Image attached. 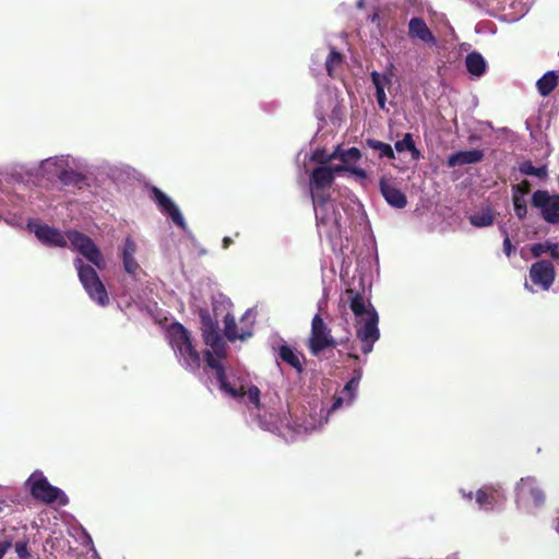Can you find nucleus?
Returning a JSON list of instances; mask_svg holds the SVG:
<instances>
[{
	"label": "nucleus",
	"mask_w": 559,
	"mask_h": 559,
	"mask_svg": "<svg viewBox=\"0 0 559 559\" xmlns=\"http://www.w3.org/2000/svg\"><path fill=\"white\" fill-rule=\"evenodd\" d=\"M37 239L47 247L66 248L69 240L74 250H78L86 260L97 269L105 267V261L100 249L93 239L78 230H67L63 235L59 229L46 224H37L33 229Z\"/></svg>",
	"instance_id": "obj_1"
},
{
	"label": "nucleus",
	"mask_w": 559,
	"mask_h": 559,
	"mask_svg": "<svg viewBox=\"0 0 559 559\" xmlns=\"http://www.w3.org/2000/svg\"><path fill=\"white\" fill-rule=\"evenodd\" d=\"M169 343L178 354L182 365L190 371L201 367V357L192 344L190 332L179 322H174L167 330Z\"/></svg>",
	"instance_id": "obj_2"
},
{
	"label": "nucleus",
	"mask_w": 559,
	"mask_h": 559,
	"mask_svg": "<svg viewBox=\"0 0 559 559\" xmlns=\"http://www.w3.org/2000/svg\"><path fill=\"white\" fill-rule=\"evenodd\" d=\"M31 496L46 504L58 502L60 506H67L69 498L58 487L52 486L47 477L40 471H35L25 481Z\"/></svg>",
	"instance_id": "obj_3"
},
{
	"label": "nucleus",
	"mask_w": 559,
	"mask_h": 559,
	"mask_svg": "<svg viewBox=\"0 0 559 559\" xmlns=\"http://www.w3.org/2000/svg\"><path fill=\"white\" fill-rule=\"evenodd\" d=\"M74 266L78 270L79 280L90 298L99 306H107L109 304V296L96 270L85 264L80 258L74 260Z\"/></svg>",
	"instance_id": "obj_4"
},
{
	"label": "nucleus",
	"mask_w": 559,
	"mask_h": 559,
	"mask_svg": "<svg viewBox=\"0 0 559 559\" xmlns=\"http://www.w3.org/2000/svg\"><path fill=\"white\" fill-rule=\"evenodd\" d=\"M349 337L336 341L331 335V330L323 321L320 313L314 314L311 321L310 337L308 340V349L313 356H318L324 349L330 347H336L338 344L347 345Z\"/></svg>",
	"instance_id": "obj_5"
},
{
	"label": "nucleus",
	"mask_w": 559,
	"mask_h": 559,
	"mask_svg": "<svg viewBox=\"0 0 559 559\" xmlns=\"http://www.w3.org/2000/svg\"><path fill=\"white\" fill-rule=\"evenodd\" d=\"M199 317L204 343L213 349L216 356L224 357L226 344L221 334L218 321L212 318L207 309H200Z\"/></svg>",
	"instance_id": "obj_6"
},
{
	"label": "nucleus",
	"mask_w": 559,
	"mask_h": 559,
	"mask_svg": "<svg viewBox=\"0 0 559 559\" xmlns=\"http://www.w3.org/2000/svg\"><path fill=\"white\" fill-rule=\"evenodd\" d=\"M379 316L374 308L368 312V317L357 320L356 336L361 342V352L367 355L372 352L374 343L380 337L378 328Z\"/></svg>",
	"instance_id": "obj_7"
},
{
	"label": "nucleus",
	"mask_w": 559,
	"mask_h": 559,
	"mask_svg": "<svg viewBox=\"0 0 559 559\" xmlns=\"http://www.w3.org/2000/svg\"><path fill=\"white\" fill-rule=\"evenodd\" d=\"M532 205L542 211L547 223L559 224V194L550 195L546 190H537L533 193Z\"/></svg>",
	"instance_id": "obj_8"
},
{
	"label": "nucleus",
	"mask_w": 559,
	"mask_h": 559,
	"mask_svg": "<svg viewBox=\"0 0 559 559\" xmlns=\"http://www.w3.org/2000/svg\"><path fill=\"white\" fill-rule=\"evenodd\" d=\"M151 199L156 203L162 213L168 215L173 223L181 229L187 228V223L173 200L157 187L151 188Z\"/></svg>",
	"instance_id": "obj_9"
},
{
	"label": "nucleus",
	"mask_w": 559,
	"mask_h": 559,
	"mask_svg": "<svg viewBox=\"0 0 559 559\" xmlns=\"http://www.w3.org/2000/svg\"><path fill=\"white\" fill-rule=\"evenodd\" d=\"M530 277L535 285L548 290L556 278L554 264L548 260H539L533 263L530 269Z\"/></svg>",
	"instance_id": "obj_10"
},
{
	"label": "nucleus",
	"mask_w": 559,
	"mask_h": 559,
	"mask_svg": "<svg viewBox=\"0 0 559 559\" xmlns=\"http://www.w3.org/2000/svg\"><path fill=\"white\" fill-rule=\"evenodd\" d=\"M215 353L210 349L204 352V358L206 361L207 367L213 369L215 371V378L219 384V389L224 391L225 393L229 394L231 397H237L239 395H242L243 392L240 390H236L235 386H233L228 381L226 377V371L222 362L217 358L214 357Z\"/></svg>",
	"instance_id": "obj_11"
},
{
	"label": "nucleus",
	"mask_w": 559,
	"mask_h": 559,
	"mask_svg": "<svg viewBox=\"0 0 559 559\" xmlns=\"http://www.w3.org/2000/svg\"><path fill=\"white\" fill-rule=\"evenodd\" d=\"M379 187L382 197L391 206L396 209H404L406 206V195L391 180L382 177Z\"/></svg>",
	"instance_id": "obj_12"
},
{
	"label": "nucleus",
	"mask_w": 559,
	"mask_h": 559,
	"mask_svg": "<svg viewBox=\"0 0 559 559\" xmlns=\"http://www.w3.org/2000/svg\"><path fill=\"white\" fill-rule=\"evenodd\" d=\"M408 36L412 39H419L428 45H436L437 39L430 31L425 20L421 17H412L408 22Z\"/></svg>",
	"instance_id": "obj_13"
},
{
	"label": "nucleus",
	"mask_w": 559,
	"mask_h": 559,
	"mask_svg": "<svg viewBox=\"0 0 559 559\" xmlns=\"http://www.w3.org/2000/svg\"><path fill=\"white\" fill-rule=\"evenodd\" d=\"M333 169L326 166L316 167L310 175V190H324L334 182Z\"/></svg>",
	"instance_id": "obj_14"
},
{
	"label": "nucleus",
	"mask_w": 559,
	"mask_h": 559,
	"mask_svg": "<svg viewBox=\"0 0 559 559\" xmlns=\"http://www.w3.org/2000/svg\"><path fill=\"white\" fill-rule=\"evenodd\" d=\"M483 158L484 152L481 150L459 151L449 156L447 165L455 167L457 165L476 164L481 162Z\"/></svg>",
	"instance_id": "obj_15"
},
{
	"label": "nucleus",
	"mask_w": 559,
	"mask_h": 559,
	"mask_svg": "<svg viewBox=\"0 0 559 559\" xmlns=\"http://www.w3.org/2000/svg\"><path fill=\"white\" fill-rule=\"evenodd\" d=\"M346 295L348 296L349 299V308L355 314L356 319L358 320L368 317V312L370 311L371 308H373L372 305L370 302L366 305L362 295L354 290L353 288L346 289Z\"/></svg>",
	"instance_id": "obj_16"
},
{
	"label": "nucleus",
	"mask_w": 559,
	"mask_h": 559,
	"mask_svg": "<svg viewBox=\"0 0 559 559\" xmlns=\"http://www.w3.org/2000/svg\"><path fill=\"white\" fill-rule=\"evenodd\" d=\"M278 357L294 368L298 373L304 372L305 356L301 353H296L290 346L284 344L278 347Z\"/></svg>",
	"instance_id": "obj_17"
},
{
	"label": "nucleus",
	"mask_w": 559,
	"mask_h": 559,
	"mask_svg": "<svg viewBox=\"0 0 559 559\" xmlns=\"http://www.w3.org/2000/svg\"><path fill=\"white\" fill-rule=\"evenodd\" d=\"M136 251L135 242L128 237L124 241L123 250H122V262L123 267L127 273L131 275H135L136 271L140 269L138 262L135 261L133 254Z\"/></svg>",
	"instance_id": "obj_18"
},
{
	"label": "nucleus",
	"mask_w": 559,
	"mask_h": 559,
	"mask_svg": "<svg viewBox=\"0 0 559 559\" xmlns=\"http://www.w3.org/2000/svg\"><path fill=\"white\" fill-rule=\"evenodd\" d=\"M465 66L468 73L477 78L484 75L487 68L484 57L477 51H472L466 56Z\"/></svg>",
	"instance_id": "obj_19"
},
{
	"label": "nucleus",
	"mask_w": 559,
	"mask_h": 559,
	"mask_svg": "<svg viewBox=\"0 0 559 559\" xmlns=\"http://www.w3.org/2000/svg\"><path fill=\"white\" fill-rule=\"evenodd\" d=\"M371 81L376 87V98L379 107L385 109L386 95L384 86L391 83V79L386 75H380L377 71L371 72Z\"/></svg>",
	"instance_id": "obj_20"
},
{
	"label": "nucleus",
	"mask_w": 559,
	"mask_h": 559,
	"mask_svg": "<svg viewBox=\"0 0 559 559\" xmlns=\"http://www.w3.org/2000/svg\"><path fill=\"white\" fill-rule=\"evenodd\" d=\"M371 81L376 87V98L379 107L385 109L386 95L384 86L391 83V79L386 75H380L377 71L371 72Z\"/></svg>",
	"instance_id": "obj_21"
},
{
	"label": "nucleus",
	"mask_w": 559,
	"mask_h": 559,
	"mask_svg": "<svg viewBox=\"0 0 559 559\" xmlns=\"http://www.w3.org/2000/svg\"><path fill=\"white\" fill-rule=\"evenodd\" d=\"M498 497V490L493 487H484L477 490L476 492V502L480 508L491 509L496 502Z\"/></svg>",
	"instance_id": "obj_22"
},
{
	"label": "nucleus",
	"mask_w": 559,
	"mask_h": 559,
	"mask_svg": "<svg viewBox=\"0 0 559 559\" xmlns=\"http://www.w3.org/2000/svg\"><path fill=\"white\" fill-rule=\"evenodd\" d=\"M558 84V75L555 71L545 73L536 83L537 90L542 96H548Z\"/></svg>",
	"instance_id": "obj_23"
},
{
	"label": "nucleus",
	"mask_w": 559,
	"mask_h": 559,
	"mask_svg": "<svg viewBox=\"0 0 559 559\" xmlns=\"http://www.w3.org/2000/svg\"><path fill=\"white\" fill-rule=\"evenodd\" d=\"M531 252L534 258L548 252L554 260L559 261V246L556 242L545 241L532 245Z\"/></svg>",
	"instance_id": "obj_24"
},
{
	"label": "nucleus",
	"mask_w": 559,
	"mask_h": 559,
	"mask_svg": "<svg viewBox=\"0 0 559 559\" xmlns=\"http://www.w3.org/2000/svg\"><path fill=\"white\" fill-rule=\"evenodd\" d=\"M394 146L397 152L408 151L414 159H419L421 156L420 151L416 147L413 135L411 133H405L404 138L400 141H396Z\"/></svg>",
	"instance_id": "obj_25"
},
{
	"label": "nucleus",
	"mask_w": 559,
	"mask_h": 559,
	"mask_svg": "<svg viewBox=\"0 0 559 559\" xmlns=\"http://www.w3.org/2000/svg\"><path fill=\"white\" fill-rule=\"evenodd\" d=\"M366 145L378 152L379 153V157H386L389 159H394L395 158V154H394V151L392 148V146L388 143H384V142H381L379 140H374V139H367L366 140Z\"/></svg>",
	"instance_id": "obj_26"
},
{
	"label": "nucleus",
	"mask_w": 559,
	"mask_h": 559,
	"mask_svg": "<svg viewBox=\"0 0 559 559\" xmlns=\"http://www.w3.org/2000/svg\"><path fill=\"white\" fill-rule=\"evenodd\" d=\"M343 63V55L338 52L335 48H331L330 53L325 60V69L329 76L333 78L334 72L338 69Z\"/></svg>",
	"instance_id": "obj_27"
},
{
	"label": "nucleus",
	"mask_w": 559,
	"mask_h": 559,
	"mask_svg": "<svg viewBox=\"0 0 559 559\" xmlns=\"http://www.w3.org/2000/svg\"><path fill=\"white\" fill-rule=\"evenodd\" d=\"M59 179L64 186L81 187L85 178L82 174L70 169L62 170L59 175Z\"/></svg>",
	"instance_id": "obj_28"
},
{
	"label": "nucleus",
	"mask_w": 559,
	"mask_h": 559,
	"mask_svg": "<svg viewBox=\"0 0 559 559\" xmlns=\"http://www.w3.org/2000/svg\"><path fill=\"white\" fill-rule=\"evenodd\" d=\"M469 223L475 227H487L493 224L491 210L475 213L469 216Z\"/></svg>",
	"instance_id": "obj_29"
},
{
	"label": "nucleus",
	"mask_w": 559,
	"mask_h": 559,
	"mask_svg": "<svg viewBox=\"0 0 559 559\" xmlns=\"http://www.w3.org/2000/svg\"><path fill=\"white\" fill-rule=\"evenodd\" d=\"M355 376L345 384V386L342 390V394L348 400V403H350L354 400L355 392L358 389V384L361 378V371L355 370Z\"/></svg>",
	"instance_id": "obj_30"
},
{
	"label": "nucleus",
	"mask_w": 559,
	"mask_h": 559,
	"mask_svg": "<svg viewBox=\"0 0 559 559\" xmlns=\"http://www.w3.org/2000/svg\"><path fill=\"white\" fill-rule=\"evenodd\" d=\"M310 195L313 209H320L321 211L326 207L331 198L330 193L325 192L324 190H310Z\"/></svg>",
	"instance_id": "obj_31"
},
{
	"label": "nucleus",
	"mask_w": 559,
	"mask_h": 559,
	"mask_svg": "<svg viewBox=\"0 0 559 559\" xmlns=\"http://www.w3.org/2000/svg\"><path fill=\"white\" fill-rule=\"evenodd\" d=\"M236 390H240V391L243 392L242 395H239L236 399H241V397L247 396L249 402L255 408H260V406H261V403H260L261 392H260V390H259V388L257 385H251V386L248 388V390H245V388L242 385H240L239 388H236Z\"/></svg>",
	"instance_id": "obj_32"
},
{
	"label": "nucleus",
	"mask_w": 559,
	"mask_h": 559,
	"mask_svg": "<svg viewBox=\"0 0 559 559\" xmlns=\"http://www.w3.org/2000/svg\"><path fill=\"white\" fill-rule=\"evenodd\" d=\"M225 324V335L229 341H235L237 338L245 340V335H238L237 333V324L235 318L227 313L224 318Z\"/></svg>",
	"instance_id": "obj_33"
},
{
	"label": "nucleus",
	"mask_w": 559,
	"mask_h": 559,
	"mask_svg": "<svg viewBox=\"0 0 559 559\" xmlns=\"http://www.w3.org/2000/svg\"><path fill=\"white\" fill-rule=\"evenodd\" d=\"M521 173L528 175V176H535L538 178H544L547 176V168L546 166L542 167H535L531 162L523 163L520 168Z\"/></svg>",
	"instance_id": "obj_34"
},
{
	"label": "nucleus",
	"mask_w": 559,
	"mask_h": 559,
	"mask_svg": "<svg viewBox=\"0 0 559 559\" xmlns=\"http://www.w3.org/2000/svg\"><path fill=\"white\" fill-rule=\"evenodd\" d=\"M514 212L520 219H523L527 214L526 201L522 195L513 193Z\"/></svg>",
	"instance_id": "obj_35"
},
{
	"label": "nucleus",
	"mask_w": 559,
	"mask_h": 559,
	"mask_svg": "<svg viewBox=\"0 0 559 559\" xmlns=\"http://www.w3.org/2000/svg\"><path fill=\"white\" fill-rule=\"evenodd\" d=\"M13 546H14V550L20 559H29L31 558V550L28 547L27 539L17 540Z\"/></svg>",
	"instance_id": "obj_36"
},
{
	"label": "nucleus",
	"mask_w": 559,
	"mask_h": 559,
	"mask_svg": "<svg viewBox=\"0 0 559 559\" xmlns=\"http://www.w3.org/2000/svg\"><path fill=\"white\" fill-rule=\"evenodd\" d=\"M361 158V153L357 147H350L348 150H345L342 156V162L344 164L350 163V162H357Z\"/></svg>",
	"instance_id": "obj_37"
},
{
	"label": "nucleus",
	"mask_w": 559,
	"mask_h": 559,
	"mask_svg": "<svg viewBox=\"0 0 559 559\" xmlns=\"http://www.w3.org/2000/svg\"><path fill=\"white\" fill-rule=\"evenodd\" d=\"M329 153L323 148H318L313 152L311 159L319 164L325 165L330 163Z\"/></svg>",
	"instance_id": "obj_38"
},
{
	"label": "nucleus",
	"mask_w": 559,
	"mask_h": 559,
	"mask_svg": "<svg viewBox=\"0 0 559 559\" xmlns=\"http://www.w3.org/2000/svg\"><path fill=\"white\" fill-rule=\"evenodd\" d=\"M531 188V182L528 180H523L513 187V193H518L519 195H522L524 198L525 194L530 193Z\"/></svg>",
	"instance_id": "obj_39"
},
{
	"label": "nucleus",
	"mask_w": 559,
	"mask_h": 559,
	"mask_svg": "<svg viewBox=\"0 0 559 559\" xmlns=\"http://www.w3.org/2000/svg\"><path fill=\"white\" fill-rule=\"evenodd\" d=\"M317 225H328L330 223V216L326 213V207L321 211L320 209L314 210Z\"/></svg>",
	"instance_id": "obj_40"
},
{
	"label": "nucleus",
	"mask_w": 559,
	"mask_h": 559,
	"mask_svg": "<svg viewBox=\"0 0 559 559\" xmlns=\"http://www.w3.org/2000/svg\"><path fill=\"white\" fill-rule=\"evenodd\" d=\"M13 545V538L7 536L3 540H0V559H3L8 550Z\"/></svg>",
	"instance_id": "obj_41"
},
{
	"label": "nucleus",
	"mask_w": 559,
	"mask_h": 559,
	"mask_svg": "<svg viewBox=\"0 0 559 559\" xmlns=\"http://www.w3.org/2000/svg\"><path fill=\"white\" fill-rule=\"evenodd\" d=\"M504 239H503V251L507 257H510L512 252L514 251V247L511 243V240L509 238V235L506 229H503Z\"/></svg>",
	"instance_id": "obj_42"
},
{
	"label": "nucleus",
	"mask_w": 559,
	"mask_h": 559,
	"mask_svg": "<svg viewBox=\"0 0 559 559\" xmlns=\"http://www.w3.org/2000/svg\"><path fill=\"white\" fill-rule=\"evenodd\" d=\"M348 173L355 175L356 177H358L360 179H367V177H368L367 171L360 167H350L349 166Z\"/></svg>",
	"instance_id": "obj_43"
},
{
	"label": "nucleus",
	"mask_w": 559,
	"mask_h": 559,
	"mask_svg": "<svg viewBox=\"0 0 559 559\" xmlns=\"http://www.w3.org/2000/svg\"><path fill=\"white\" fill-rule=\"evenodd\" d=\"M531 495L536 504H542L544 502L545 496L544 492L539 489H532Z\"/></svg>",
	"instance_id": "obj_44"
},
{
	"label": "nucleus",
	"mask_w": 559,
	"mask_h": 559,
	"mask_svg": "<svg viewBox=\"0 0 559 559\" xmlns=\"http://www.w3.org/2000/svg\"><path fill=\"white\" fill-rule=\"evenodd\" d=\"M344 399H345V396L334 395L330 412H334V411L338 409L340 407H342V405L344 403Z\"/></svg>",
	"instance_id": "obj_45"
},
{
	"label": "nucleus",
	"mask_w": 559,
	"mask_h": 559,
	"mask_svg": "<svg viewBox=\"0 0 559 559\" xmlns=\"http://www.w3.org/2000/svg\"><path fill=\"white\" fill-rule=\"evenodd\" d=\"M345 150L341 146H336L335 150L329 155L330 162L334 159H340L342 162V156Z\"/></svg>",
	"instance_id": "obj_46"
},
{
	"label": "nucleus",
	"mask_w": 559,
	"mask_h": 559,
	"mask_svg": "<svg viewBox=\"0 0 559 559\" xmlns=\"http://www.w3.org/2000/svg\"><path fill=\"white\" fill-rule=\"evenodd\" d=\"M331 168L333 169V175L335 173L349 171V166L346 165H335L334 167Z\"/></svg>",
	"instance_id": "obj_47"
},
{
	"label": "nucleus",
	"mask_w": 559,
	"mask_h": 559,
	"mask_svg": "<svg viewBox=\"0 0 559 559\" xmlns=\"http://www.w3.org/2000/svg\"><path fill=\"white\" fill-rule=\"evenodd\" d=\"M231 242H233V240H231L229 237H225V238L223 239V247H224L225 249H227V248L230 246V243H231Z\"/></svg>",
	"instance_id": "obj_48"
},
{
	"label": "nucleus",
	"mask_w": 559,
	"mask_h": 559,
	"mask_svg": "<svg viewBox=\"0 0 559 559\" xmlns=\"http://www.w3.org/2000/svg\"><path fill=\"white\" fill-rule=\"evenodd\" d=\"M346 348L349 349V350H353L354 346L353 345L352 346H346ZM348 357L353 358V359H358V356L356 354H354L353 352L348 353Z\"/></svg>",
	"instance_id": "obj_49"
}]
</instances>
